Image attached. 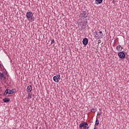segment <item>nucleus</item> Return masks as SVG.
<instances>
[{
    "label": "nucleus",
    "mask_w": 129,
    "mask_h": 129,
    "mask_svg": "<svg viewBox=\"0 0 129 129\" xmlns=\"http://www.w3.org/2000/svg\"><path fill=\"white\" fill-rule=\"evenodd\" d=\"M103 36V33H102V31H99L96 32L95 37L96 38H98V39H101Z\"/></svg>",
    "instance_id": "obj_1"
},
{
    "label": "nucleus",
    "mask_w": 129,
    "mask_h": 129,
    "mask_svg": "<svg viewBox=\"0 0 129 129\" xmlns=\"http://www.w3.org/2000/svg\"><path fill=\"white\" fill-rule=\"evenodd\" d=\"M53 81H54V82H56V83H58V82H59V81H60V75H57L56 76H54L53 78Z\"/></svg>",
    "instance_id": "obj_2"
},
{
    "label": "nucleus",
    "mask_w": 129,
    "mask_h": 129,
    "mask_svg": "<svg viewBox=\"0 0 129 129\" xmlns=\"http://www.w3.org/2000/svg\"><path fill=\"white\" fill-rule=\"evenodd\" d=\"M33 16H34V13H32V11L27 12L26 13V18L27 19H31Z\"/></svg>",
    "instance_id": "obj_3"
},
{
    "label": "nucleus",
    "mask_w": 129,
    "mask_h": 129,
    "mask_svg": "<svg viewBox=\"0 0 129 129\" xmlns=\"http://www.w3.org/2000/svg\"><path fill=\"white\" fill-rule=\"evenodd\" d=\"M118 56L120 59H123L125 58V53L123 51H120L118 53Z\"/></svg>",
    "instance_id": "obj_4"
},
{
    "label": "nucleus",
    "mask_w": 129,
    "mask_h": 129,
    "mask_svg": "<svg viewBox=\"0 0 129 129\" xmlns=\"http://www.w3.org/2000/svg\"><path fill=\"white\" fill-rule=\"evenodd\" d=\"M16 92V90L15 89H12V90L7 89L5 91V95H7V94H13V93H14V92Z\"/></svg>",
    "instance_id": "obj_5"
},
{
    "label": "nucleus",
    "mask_w": 129,
    "mask_h": 129,
    "mask_svg": "<svg viewBox=\"0 0 129 129\" xmlns=\"http://www.w3.org/2000/svg\"><path fill=\"white\" fill-rule=\"evenodd\" d=\"M83 44L85 46H86L88 44V39L87 38H85L83 40Z\"/></svg>",
    "instance_id": "obj_6"
},
{
    "label": "nucleus",
    "mask_w": 129,
    "mask_h": 129,
    "mask_svg": "<svg viewBox=\"0 0 129 129\" xmlns=\"http://www.w3.org/2000/svg\"><path fill=\"white\" fill-rule=\"evenodd\" d=\"M82 124V123H81L79 125V128L80 129H88L89 128V126H86L85 125L84 126H81Z\"/></svg>",
    "instance_id": "obj_7"
},
{
    "label": "nucleus",
    "mask_w": 129,
    "mask_h": 129,
    "mask_svg": "<svg viewBox=\"0 0 129 129\" xmlns=\"http://www.w3.org/2000/svg\"><path fill=\"white\" fill-rule=\"evenodd\" d=\"M81 15L82 17L83 18H87V15H86V11H82Z\"/></svg>",
    "instance_id": "obj_8"
},
{
    "label": "nucleus",
    "mask_w": 129,
    "mask_h": 129,
    "mask_svg": "<svg viewBox=\"0 0 129 129\" xmlns=\"http://www.w3.org/2000/svg\"><path fill=\"white\" fill-rule=\"evenodd\" d=\"M27 92H32V86H28L27 88Z\"/></svg>",
    "instance_id": "obj_9"
},
{
    "label": "nucleus",
    "mask_w": 129,
    "mask_h": 129,
    "mask_svg": "<svg viewBox=\"0 0 129 129\" xmlns=\"http://www.w3.org/2000/svg\"><path fill=\"white\" fill-rule=\"evenodd\" d=\"M103 0H95L96 5H100V4L102 3Z\"/></svg>",
    "instance_id": "obj_10"
},
{
    "label": "nucleus",
    "mask_w": 129,
    "mask_h": 129,
    "mask_svg": "<svg viewBox=\"0 0 129 129\" xmlns=\"http://www.w3.org/2000/svg\"><path fill=\"white\" fill-rule=\"evenodd\" d=\"M84 125H86V126H88V123L85 121H83L82 122V124L81 125V126H84Z\"/></svg>",
    "instance_id": "obj_11"
},
{
    "label": "nucleus",
    "mask_w": 129,
    "mask_h": 129,
    "mask_svg": "<svg viewBox=\"0 0 129 129\" xmlns=\"http://www.w3.org/2000/svg\"><path fill=\"white\" fill-rule=\"evenodd\" d=\"M3 101H4V102L7 103V102H9L10 101V98H5L3 99Z\"/></svg>",
    "instance_id": "obj_12"
},
{
    "label": "nucleus",
    "mask_w": 129,
    "mask_h": 129,
    "mask_svg": "<svg viewBox=\"0 0 129 129\" xmlns=\"http://www.w3.org/2000/svg\"><path fill=\"white\" fill-rule=\"evenodd\" d=\"M120 47H121V45H118L116 47V49L118 51V52H120V51H121Z\"/></svg>",
    "instance_id": "obj_13"
},
{
    "label": "nucleus",
    "mask_w": 129,
    "mask_h": 129,
    "mask_svg": "<svg viewBox=\"0 0 129 129\" xmlns=\"http://www.w3.org/2000/svg\"><path fill=\"white\" fill-rule=\"evenodd\" d=\"M99 124V120L96 119L95 124V126H97Z\"/></svg>",
    "instance_id": "obj_14"
},
{
    "label": "nucleus",
    "mask_w": 129,
    "mask_h": 129,
    "mask_svg": "<svg viewBox=\"0 0 129 129\" xmlns=\"http://www.w3.org/2000/svg\"><path fill=\"white\" fill-rule=\"evenodd\" d=\"M28 99H31L32 98V94L29 93L28 94Z\"/></svg>",
    "instance_id": "obj_15"
},
{
    "label": "nucleus",
    "mask_w": 129,
    "mask_h": 129,
    "mask_svg": "<svg viewBox=\"0 0 129 129\" xmlns=\"http://www.w3.org/2000/svg\"><path fill=\"white\" fill-rule=\"evenodd\" d=\"M91 112H96V108H93L91 110Z\"/></svg>",
    "instance_id": "obj_16"
},
{
    "label": "nucleus",
    "mask_w": 129,
    "mask_h": 129,
    "mask_svg": "<svg viewBox=\"0 0 129 129\" xmlns=\"http://www.w3.org/2000/svg\"><path fill=\"white\" fill-rule=\"evenodd\" d=\"M30 19H31V22H34L35 21L34 17L33 16L31 17Z\"/></svg>",
    "instance_id": "obj_17"
},
{
    "label": "nucleus",
    "mask_w": 129,
    "mask_h": 129,
    "mask_svg": "<svg viewBox=\"0 0 129 129\" xmlns=\"http://www.w3.org/2000/svg\"><path fill=\"white\" fill-rule=\"evenodd\" d=\"M0 77L1 78H3V77H4V74L0 72Z\"/></svg>",
    "instance_id": "obj_18"
},
{
    "label": "nucleus",
    "mask_w": 129,
    "mask_h": 129,
    "mask_svg": "<svg viewBox=\"0 0 129 129\" xmlns=\"http://www.w3.org/2000/svg\"><path fill=\"white\" fill-rule=\"evenodd\" d=\"M53 43H55V40L54 39L51 40V44L53 45Z\"/></svg>",
    "instance_id": "obj_19"
},
{
    "label": "nucleus",
    "mask_w": 129,
    "mask_h": 129,
    "mask_svg": "<svg viewBox=\"0 0 129 129\" xmlns=\"http://www.w3.org/2000/svg\"><path fill=\"white\" fill-rule=\"evenodd\" d=\"M113 4H115V1H114V0L113 1Z\"/></svg>",
    "instance_id": "obj_20"
},
{
    "label": "nucleus",
    "mask_w": 129,
    "mask_h": 129,
    "mask_svg": "<svg viewBox=\"0 0 129 129\" xmlns=\"http://www.w3.org/2000/svg\"><path fill=\"white\" fill-rule=\"evenodd\" d=\"M122 46H121V47H120V49H121V51H122Z\"/></svg>",
    "instance_id": "obj_21"
},
{
    "label": "nucleus",
    "mask_w": 129,
    "mask_h": 129,
    "mask_svg": "<svg viewBox=\"0 0 129 129\" xmlns=\"http://www.w3.org/2000/svg\"><path fill=\"white\" fill-rule=\"evenodd\" d=\"M94 129H97V127H96V126H94Z\"/></svg>",
    "instance_id": "obj_22"
},
{
    "label": "nucleus",
    "mask_w": 129,
    "mask_h": 129,
    "mask_svg": "<svg viewBox=\"0 0 129 129\" xmlns=\"http://www.w3.org/2000/svg\"><path fill=\"white\" fill-rule=\"evenodd\" d=\"M101 114H102V113H100L99 114V115H101Z\"/></svg>",
    "instance_id": "obj_23"
},
{
    "label": "nucleus",
    "mask_w": 129,
    "mask_h": 129,
    "mask_svg": "<svg viewBox=\"0 0 129 129\" xmlns=\"http://www.w3.org/2000/svg\"><path fill=\"white\" fill-rule=\"evenodd\" d=\"M0 66H1V63H0Z\"/></svg>",
    "instance_id": "obj_24"
},
{
    "label": "nucleus",
    "mask_w": 129,
    "mask_h": 129,
    "mask_svg": "<svg viewBox=\"0 0 129 129\" xmlns=\"http://www.w3.org/2000/svg\"><path fill=\"white\" fill-rule=\"evenodd\" d=\"M92 1H94V0H92Z\"/></svg>",
    "instance_id": "obj_25"
}]
</instances>
